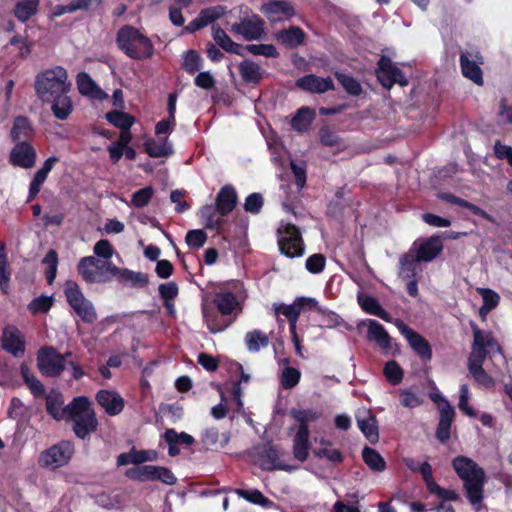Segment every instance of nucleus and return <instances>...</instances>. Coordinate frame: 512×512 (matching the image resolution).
<instances>
[{"label":"nucleus","mask_w":512,"mask_h":512,"mask_svg":"<svg viewBox=\"0 0 512 512\" xmlns=\"http://www.w3.org/2000/svg\"><path fill=\"white\" fill-rule=\"evenodd\" d=\"M34 89L42 102L50 103L53 96L67 94L71 89L67 71L61 66H55L40 71L35 76Z\"/></svg>","instance_id":"1"},{"label":"nucleus","mask_w":512,"mask_h":512,"mask_svg":"<svg viewBox=\"0 0 512 512\" xmlns=\"http://www.w3.org/2000/svg\"><path fill=\"white\" fill-rule=\"evenodd\" d=\"M68 413L66 419L73 421V431L84 439L90 433L96 431L98 422L91 402L86 397L75 398L65 407Z\"/></svg>","instance_id":"2"},{"label":"nucleus","mask_w":512,"mask_h":512,"mask_svg":"<svg viewBox=\"0 0 512 512\" xmlns=\"http://www.w3.org/2000/svg\"><path fill=\"white\" fill-rule=\"evenodd\" d=\"M117 43L119 48L133 59H147L154 53L150 39L132 26H124L118 31Z\"/></svg>","instance_id":"3"},{"label":"nucleus","mask_w":512,"mask_h":512,"mask_svg":"<svg viewBox=\"0 0 512 512\" xmlns=\"http://www.w3.org/2000/svg\"><path fill=\"white\" fill-rule=\"evenodd\" d=\"M64 293L69 305L84 322L93 323L96 321L97 314L93 304L84 296L76 282L67 281L64 285Z\"/></svg>","instance_id":"4"},{"label":"nucleus","mask_w":512,"mask_h":512,"mask_svg":"<svg viewBox=\"0 0 512 512\" xmlns=\"http://www.w3.org/2000/svg\"><path fill=\"white\" fill-rule=\"evenodd\" d=\"M37 367L48 377H58L65 369L64 356L53 347H43L37 353Z\"/></svg>","instance_id":"5"},{"label":"nucleus","mask_w":512,"mask_h":512,"mask_svg":"<svg viewBox=\"0 0 512 512\" xmlns=\"http://www.w3.org/2000/svg\"><path fill=\"white\" fill-rule=\"evenodd\" d=\"M73 452L74 447L70 442H61L42 452L39 464L42 467H61L70 461Z\"/></svg>","instance_id":"6"},{"label":"nucleus","mask_w":512,"mask_h":512,"mask_svg":"<svg viewBox=\"0 0 512 512\" xmlns=\"http://www.w3.org/2000/svg\"><path fill=\"white\" fill-rule=\"evenodd\" d=\"M280 250L289 257L300 256L303 253V242L299 230L292 224H286L278 230Z\"/></svg>","instance_id":"7"},{"label":"nucleus","mask_w":512,"mask_h":512,"mask_svg":"<svg viewBox=\"0 0 512 512\" xmlns=\"http://www.w3.org/2000/svg\"><path fill=\"white\" fill-rule=\"evenodd\" d=\"M393 323L401 332V334L407 339L411 348L419 355L421 359L425 361L431 359V347L424 337H422L416 331L412 330L400 319H395Z\"/></svg>","instance_id":"8"},{"label":"nucleus","mask_w":512,"mask_h":512,"mask_svg":"<svg viewBox=\"0 0 512 512\" xmlns=\"http://www.w3.org/2000/svg\"><path fill=\"white\" fill-rule=\"evenodd\" d=\"M452 466L463 484H466L468 480L474 482L486 478L484 469L471 458L458 456L453 459Z\"/></svg>","instance_id":"9"},{"label":"nucleus","mask_w":512,"mask_h":512,"mask_svg":"<svg viewBox=\"0 0 512 512\" xmlns=\"http://www.w3.org/2000/svg\"><path fill=\"white\" fill-rule=\"evenodd\" d=\"M231 31L247 41L258 40L264 34V21L258 15L245 17L232 24Z\"/></svg>","instance_id":"10"},{"label":"nucleus","mask_w":512,"mask_h":512,"mask_svg":"<svg viewBox=\"0 0 512 512\" xmlns=\"http://www.w3.org/2000/svg\"><path fill=\"white\" fill-rule=\"evenodd\" d=\"M377 77L386 89H390L395 83H398L401 86L407 85V80L400 69L397 68L387 57H382L380 59Z\"/></svg>","instance_id":"11"},{"label":"nucleus","mask_w":512,"mask_h":512,"mask_svg":"<svg viewBox=\"0 0 512 512\" xmlns=\"http://www.w3.org/2000/svg\"><path fill=\"white\" fill-rule=\"evenodd\" d=\"M35 149L26 141L17 143L10 153V162L25 169L32 168L35 165Z\"/></svg>","instance_id":"12"},{"label":"nucleus","mask_w":512,"mask_h":512,"mask_svg":"<svg viewBox=\"0 0 512 512\" xmlns=\"http://www.w3.org/2000/svg\"><path fill=\"white\" fill-rule=\"evenodd\" d=\"M486 480V478L474 482L468 480L466 484H463V494L475 512H479L481 509H487L484 504V486Z\"/></svg>","instance_id":"13"},{"label":"nucleus","mask_w":512,"mask_h":512,"mask_svg":"<svg viewBox=\"0 0 512 512\" xmlns=\"http://www.w3.org/2000/svg\"><path fill=\"white\" fill-rule=\"evenodd\" d=\"M471 328L473 332V344L471 352L475 353L476 355L483 354L487 356V349H501L495 338L492 336L491 332H484L480 330L475 323H471Z\"/></svg>","instance_id":"14"},{"label":"nucleus","mask_w":512,"mask_h":512,"mask_svg":"<svg viewBox=\"0 0 512 512\" xmlns=\"http://www.w3.org/2000/svg\"><path fill=\"white\" fill-rule=\"evenodd\" d=\"M225 12L226 8L221 5L205 8L200 11L198 17L190 22L184 30L190 33L195 32L221 18Z\"/></svg>","instance_id":"15"},{"label":"nucleus","mask_w":512,"mask_h":512,"mask_svg":"<svg viewBox=\"0 0 512 512\" xmlns=\"http://www.w3.org/2000/svg\"><path fill=\"white\" fill-rule=\"evenodd\" d=\"M3 348L15 357L24 355L25 344L19 330L13 326L4 329L2 336Z\"/></svg>","instance_id":"16"},{"label":"nucleus","mask_w":512,"mask_h":512,"mask_svg":"<svg viewBox=\"0 0 512 512\" xmlns=\"http://www.w3.org/2000/svg\"><path fill=\"white\" fill-rule=\"evenodd\" d=\"M261 12L273 22L290 18L295 14L293 6L287 1H273L261 6Z\"/></svg>","instance_id":"17"},{"label":"nucleus","mask_w":512,"mask_h":512,"mask_svg":"<svg viewBox=\"0 0 512 512\" xmlns=\"http://www.w3.org/2000/svg\"><path fill=\"white\" fill-rule=\"evenodd\" d=\"M96 400L110 416L118 415L124 408L123 398L115 391L101 390L97 393Z\"/></svg>","instance_id":"18"},{"label":"nucleus","mask_w":512,"mask_h":512,"mask_svg":"<svg viewBox=\"0 0 512 512\" xmlns=\"http://www.w3.org/2000/svg\"><path fill=\"white\" fill-rule=\"evenodd\" d=\"M297 87L312 93H324L333 90L334 85L331 78H320L310 74L297 80Z\"/></svg>","instance_id":"19"},{"label":"nucleus","mask_w":512,"mask_h":512,"mask_svg":"<svg viewBox=\"0 0 512 512\" xmlns=\"http://www.w3.org/2000/svg\"><path fill=\"white\" fill-rule=\"evenodd\" d=\"M414 246H417L415 253L417 260L430 261L442 251L443 241L439 237L433 236L419 244L415 243Z\"/></svg>","instance_id":"20"},{"label":"nucleus","mask_w":512,"mask_h":512,"mask_svg":"<svg viewBox=\"0 0 512 512\" xmlns=\"http://www.w3.org/2000/svg\"><path fill=\"white\" fill-rule=\"evenodd\" d=\"M262 461L260 467L263 470H292L295 467L283 465L279 461L278 450L271 444H265L262 449Z\"/></svg>","instance_id":"21"},{"label":"nucleus","mask_w":512,"mask_h":512,"mask_svg":"<svg viewBox=\"0 0 512 512\" xmlns=\"http://www.w3.org/2000/svg\"><path fill=\"white\" fill-rule=\"evenodd\" d=\"M460 66L465 78L473 81L476 85H483V72L475 61L469 59L467 53H461Z\"/></svg>","instance_id":"22"},{"label":"nucleus","mask_w":512,"mask_h":512,"mask_svg":"<svg viewBox=\"0 0 512 512\" xmlns=\"http://www.w3.org/2000/svg\"><path fill=\"white\" fill-rule=\"evenodd\" d=\"M237 202V195L233 187H223L216 197V209L221 215L230 213Z\"/></svg>","instance_id":"23"},{"label":"nucleus","mask_w":512,"mask_h":512,"mask_svg":"<svg viewBox=\"0 0 512 512\" xmlns=\"http://www.w3.org/2000/svg\"><path fill=\"white\" fill-rule=\"evenodd\" d=\"M276 40L288 48H295L303 44L305 33L299 27L293 26L287 30L279 31L275 34Z\"/></svg>","instance_id":"24"},{"label":"nucleus","mask_w":512,"mask_h":512,"mask_svg":"<svg viewBox=\"0 0 512 512\" xmlns=\"http://www.w3.org/2000/svg\"><path fill=\"white\" fill-rule=\"evenodd\" d=\"M367 338L374 341L381 349H389L391 347V337L384 327L375 320H369Z\"/></svg>","instance_id":"25"},{"label":"nucleus","mask_w":512,"mask_h":512,"mask_svg":"<svg viewBox=\"0 0 512 512\" xmlns=\"http://www.w3.org/2000/svg\"><path fill=\"white\" fill-rule=\"evenodd\" d=\"M431 400L438 405L441 412L440 423L436 431V436L441 442L448 439V407L445 405V399L439 393H431Z\"/></svg>","instance_id":"26"},{"label":"nucleus","mask_w":512,"mask_h":512,"mask_svg":"<svg viewBox=\"0 0 512 512\" xmlns=\"http://www.w3.org/2000/svg\"><path fill=\"white\" fill-rule=\"evenodd\" d=\"M157 453L151 450H131L128 453H122L117 457L118 465L140 464L146 461H154Z\"/></svg>","instance_id":"27"},{"label":"nucleus","mask_w":512,"mask_h":512,"mask_svg":"<svg viewBox=\"0 0 512 512\" xmlns=\"http://www.w3.org/2000/svg\"><path fill=\"white\" fill-rule=\"evenodd\" d=\"M358 303L361 308L368 314L380 317L384 321L391 322V316L381 307L378 300L372 296L359 294Z\"/></svg>","instance_id":"28"},{"label":"nucleus","mask_w":512,"mask_h":512,"mask_svg":"<svg viewBox=\"0 0 512 512\" xmlns=\"http://www.w3.org/2000/svg\"><path fill=\"white\" fill-rule=\"evenodd\" d=\"M77 86L79 92L83 95L102 100L107 95L96 85L91 77L86 73H80L77 76Z\"/></svg>","instance_id":"29"},{"label":"nucleus","mask_w":512,"mask_h":512,"mask_svg":"<svg viewBox=\"0 0 512 512\" xmlns=\"http://www.w3.org/2000/svg\"><path fill=\"white\" fill-rule=\"evenodd\" d=\"M293 455L300 462H304L309 455V432L298 429L293 438Z\"/></svg>","instance_id":"30"},{"label":"nucleus","mask_w":512,"mask_h":512,"mask_svg":"<svg viewBox=\"0 0 512 512\" xmlns=\"http://www.w3.org/2000/svg\"><path fill=\"white\" fill-rule=\"evenodd\" d=\"M94 257L88 256L80 260L78 264V273L88 283L105 282L109 277H99V273L94 270Z\"/></svg>","instance_id":"31"},{"label":"nucleus","mask_w":512,"mask_h":512,"mask_svg":"<svg viewBox=\"0 0 512 512\" xmlns=\"http://www.w3.org/2000/svg\"><path fill=\"white\" fill-rule=\"evenodd\" d=\"M239 72L246 83H258L263 78L261 67L251 60L242 61L239 64Z\"/></svg>","instance_id":"32"},{"label":"nucleus","mask_w":512,"mask_h":512,"mask_svg":"<svg viewBox=\"0 0 512 512\" xmlns=\"http://www.w3.org/2000/svg\"><path fill=\"white\" fill-rule=\"evenodd\" d=\"M357 423L360 430L365 437L372 443H377L379 440L377 420L374 415L368 413L365 418H357Z\"/></svg>","instance_id":"33"},{"label":"nucleus","mask_w":512,"mask_h":512,"mask_svg":"<svg viewBox=\"0 0 512 512\" xmlns=\"http://www.w3.org/2000/svg\"><path fill=\"white\" fill-rule=\"evenodd\" d=\"M51 102L53 103L51 107L52 112L54 116L60 120L66 119L72 112V103L66 94L53 96Z\"/></svg>","instance_id":"34"},{"label":"nucleus","mask_w":512,"mask_h":512,"mask_svg":"<svg viewBox=\"0 0 512 512\" xmlns=\"http://www.w3.org/2000/svg\"><path fill=\"white\" fill-rule=\"evenodd\" d=\"M39 0H20L14 8V15L22 22H26L37 13Z\"/></svg>","instance_id":"35"},{"label":"nucleus","mask_w":512,"mask_h":512,"mask_svg":"<svg viewBox=\"0 0 512 512\" xmlns=\"http://www.w3.org/2000/svg\"><path fill=\"white\" fill-rule=\"evenodd\" d=\"M47 411L57 420L66 419L68 413L63 407L62 395L59 393H52L46 398Z\"/></svg>","instance_id":"36"},{"label":"nucleus","mask_w":512,"mask_h":512,"mask_svg":"<svg viewBox=\"0 0 512 512\" xmlns=\"http://www.w3.org/2000/svg\"><path fill=\"white\" fill-rule=\"evenodd\" d=\"M245 342L250 352H258L260 348L268 346L270 339L265 333L254 330L246 334Z\"/></svg>","instance_id":"37"},{"label":"nucleus","mask_w":512,"mask_h":512,"mask_svg":"<svg viewBox=\"0 0 512 512\" xmlns=\"http://www.w3.org/2000/svg\"><path fill=\"white\" fill-rule=\"evenodd\" d=\"M145 151L154 158L166 157L172 154V147L166 139L159 142L151 140L145 143Z\"/></svg>","instance_id":"38"},{"label":"nucleus","mask_w":512,"mask_h":512,"mask_svg":"<svg viewBox=\"0 0 512 512\" xmlns=\"http://www.w3.org/2000/svg\"><path fill=\"white\" fill-rule=\"evenodd\" d=\"M417 256L414 253H406L400 260L399 275L405 279H410L416 275Z\"/></svg>","instance_id":"39"},{"label":"nucleus","mask_w":512,"mask_h":512,"mask_svg":"<svg viewBox=\"0 0 512 512\" xmlns=\"http://www.w3.org/2000/svg\"><path fill=\"white\" fill-rule=\"evenodd\" d=\"M313 118L314 113L312 110L301 108L291 120V125L296 131L303 132L309 128Z\"/></svg>","instance_id":"40"},{"label":"nucleus","mask_w":512,"mask_h":512,"mask_svg":"<svg viewBox=\"0 0 512 512\" xmlns=\"http://www.w3.org/2000/svg\"><path fill=\"white\" fill-rule=\"evenodd\" d=\"M362 457L370 469L377 472H381L385 469V461L376 450L365 447L362 451Z\"/></svg>","instance_id":"41"},{"label":"nucleus","mask_w":512,"mask_h":512,"mask_svg":"<svg viewBox=\"0 0 512 512\" xmlns=\"http://www.w3.org/2000/svg\"><path fill=\"white\" fill-rule=\"evenodd\" d=\"M20 373L24 382L35 396H40L44 393L45 389L43 384L30 372V369L26 364H21Z\"/></svg>","instance_id":"42"},{"label":"nucleus","mask_w":512,"mask_h":512,"mask_svg":"<svg viewBox=\"0 0 512 512\" xmlns=\"http://www.w3.org/2000/svg\"><path fill=\"white\" fill-rule=\"evenodd\" d=\"M119 281L132 287H144L148 283V276L141 272L123 269Z\"/></svg>","instance_id":"43"},{"label":"nucleus","mask_w":512,"mask_h":512,"mask_svg":"<svg viewBox=\"0 0 512 512\" xmlns=\"http://www.w3.org/2000/svg\"><path fill=\"white\" fill-rule=\"evenodd\" d=\"M291 416L299 422L298 429H305L306 432H309L308 424L310 422L316 421L320 417V413L314 410H296L293 409L290 411Z\"/></svg>","instance_id":"44"},{"label":"nucleus","mask_w":512,"mask_h":512,"mask_svg":"<svg viewBox=\"0 0 512 512\" xmlns=\"http://www.w3.org/2000/svg\"><path fill=\"white\" fill-rule=\"evenodd\" d=\"M450 204L458 205L460 207L466 208L470 213L480 216L481 218L493 222V217L488 214L486 211L478 207L477 205L468 202L460 197H457L453 194H450Z\"/></svg>","instance_id":"45"},{"label":"nucleus","mask_w":512,"mask_h":512,"mask_svg":"<svg viewBox=\"0 0 512 512\" xmlns=\"http://www.w3.org/2000/svg\"><path fill=\"white\" fill-rule=\"evenodd\" d=\"M158 466L146 465L138 467L136 469H130L127 471V476L133 479L141 481L156 480L158 474Z\"/></svg>","instance_id":"46"},{"label":"nucleus","mask_w":512,"mask_h":512,"mask_svg":"<svg viewBox=\"0 0 512 512\" xmlns=\"http://www.w3.org/2000/svg\"><path fill=\"white\" fill-rule=\"evenodd\" d=\"M470 391L467 384H462L459 390V410L470 418L478 416L477 410L469 405Z\"/></svg>","instance_id":"47"},{"label":"nucleus","mask_w":512,"mask_h":512,"mask_svg":"<svg viewBox=\"0 0 512 512\" xmlns=\"http://www.w3.org/2000/svg\"><path fill=\"white\" fill-rule=\"evenodd\" d=\"M276 315L283 314L290 322L291 331L296 329V323L300 315V308L294 302L292 305L279 304L275 306Z\"/></svg>","instance_id":"48"},{"label":"nucleus","mask_w":512,"mask_h":512,"mask_svg":"<svg viewBox=\"0 0 512 512\" xmlns=\"http://www.w3.org/2000/svg\"><path fill=\"white\" fill-rule=\"evenodd\" d=\"M214 301L222 314L232 313L237 305L234 295L230 292L218 293Z\"/></svg>","instance_id":"49"},{"label":"nucleus","mask_w":512,"mask_h":512,"mask_svg":"<svg viewBox=\"0 0 512 512\" xmlns=\"http://www.w3.org/2000/svg\"><path fill=\"white\" fill-rule=\"evenodd\" d=\"M106 119L114 126L123 129H129L134 123V118L121 111H112L106 114Z\"/></svg>","instance_id":"50"},{"label":"nucleus","mask_w":512,"mask_h":512,"mask_svg":"<svg viewBox=\"0 0 512 512\" xmlns=\"http://www.w3.org/2000/svg\"><path fill=\"white\" fill-rule=\"evenodd\" d=\"M213 39L215 42L227 52H237L238 45L231 40L226 32L220 27H212Z\"/></svg>","instance_id":"51"},{"label":"nucleus","mask_w":512,"mask_h":512,"mask_svg":"<svg viewBox=\"0 0 512 512\" xmlns=\"http://www.w3.org/2000/svg\"><path fill=\"white\" fill-rule=\"evenodd\" d=\"M335 77L340 82L345 91L351 95L357 96L362 92L360 83L352 76L344 73H336Z\"/></svg>","instance_id":"52"},{"label":"nucleus","mask_w":512,"mask_h":512,"mask_svg":"<svg viewBox=\"0 0 512 512\" xmlns=\"http://www.w3.org/2000/svg\"><path fill=\"white\" fill-rule=\"evenodd\" d=\"M236 493L246 499L249 502H252L254 504H258L262 507H269L272 505V502L265 497L259 490H244V489H237Z\"/></svg>","instance_id":"53"},{"label":"nucleus","mask_w":512,"mask_h":512,"mask_svg":"<svg viewBox=\"0 0 512 512\" xmlns=\"http://www.w3.org/2000/svg\"><path fill=\"white\" fill-rule=\"evenodd\" d=\"M300 372L293 367H285L280 376V383L284 389L295 387L300 380Z\"/></svg>","instance_id":"54"},{"label":"nucleus","mask_w":512,"mask_h":512,"mask_svg":"<svg viewBox=\"0 0 512 512\" xmlns=\"http://www.w3.org/2000/svg\"><path fill=\"white\" fill-rule=\"evenodd\" d=\"M29 130V121L26 117L19 116L15 119L13 128L11 130V137L13 141H19L21 138L27 136Z\"/></svg>","instance_id":"55"},{"label":"nucleus","mask_w":512,"mask_h":512,"mask_svg":"<svg viewBox=\"0 0 512 512\" xmlns=\"http://www.w3.org/2000/svg\"><path fill=\"white\" fill-rule=\"evenodd\" d=\"M154 194L151 186L138 190L132 195L131 204L137 208L146 206Z\"/></svg>","instance_id":"56"},{"label":"nucleus","mask_w":512,"mask_h":512,"mask_svg":"<svg viewBox=\"0 0 512 512\" xmlns=\"http://www.w3.org/2000/svg\"><path fill=\"white\" fill-rule=\"evenodd\" d=\"M478 293L483 300V306L494 310L500 303V296L497 292L490 288H478Z\"/></svg>","instance_id":"57"},{"label":"nucleus","mask_w":512,"mask_h":512,"mask_svg":"<svg viewBox=\"0 0 512 512\" xmlns=\"http://www.w3.org/2000/svg\"><path fill=\"white\" fill-rule=\"evenodd\" d=\"M384 373L387 380L393 385H396L402 381L403 371L395 361H389L386 364Z\"/></svg>","instance_id":"58"},{"label":"nucleus","mask_w":512,"mask_h":512,"mask_svg":"<svg viewBox=\"0 0 512 512\" xmlns=\"http://www.w3.org/2000/svg\"><path fill=\"white\" fill-rule=\"evenodd\" d=\"M246 50L253 55H263L266 57H277L279 53L271 44H250L246 46Z\"/></svg>","instance_id":"59"},{"label":"nucleus","mask_w":512,"mask_h":512,"mask_svg":"<svg viewBox=\"0 0 512 512\" xmlns=\"http://www.w3.org/2000/svg\"><path fill=\"white\" fill-rule=\"evenodd\" d=\"M320 141L323 145L328 147L340 146L342 141L338 135L329 127H323L319 131Z\"/></svg>","instance_id":"60"},{"label":"nucleus","mask_w":512,"mask_h":512,"mask_svg":"<svg viewBox=\"0 0 512 512\" xmlns=\"http://www.w3.org/2000/svg\"><path fill=\"white\" fill-rule=\"evenodd\" d=\"M43 263L47 264L49 269L47 271V281L51 284L56 276L58 257L54 250H50L43 259Z\"/></svg>","instance_id":"61"},{"label":"nucleus","mask_w":512,"mask_h":512,"mask_svg":"<svg viewBox=\"0 0 512 512\" xmlns=\"http://www.w3.org/2000/svg\"><path fill=\"white\" fill-rule=\"evenodd\" d=\"M52 306V298L47 296H40L32 300L28 306L32 313H45Z\"/></svg>","instance_id":"62"},{"label":"nucleus","mask_w":512,"mask_h":512,"mask_svg":"<svg viewBox=\"0 0 512 512\" xmlns=\"http://www.w3.org/2000/svg\"><path fill=\"white\" fill-rule=\"evenodd\" d=\"M207 236L203 230H191L186 235V242L189 246L200 248L204 245Z\"/></svg>","instance_id":"63"},{"label":"nucleus","mask_w":512,"mask_h":512,"mask_svg":"<svg viewBox=\"0 0 512 512\" xmlns=\"http://www.w3.org/2000/svg\"><path fill=\"white\" fill-rule=\"evenodd\" d=\"M326 259L322 254H314L306 261V268L311 273H319L323 270Z\"/></svg>","instance_id":"64"}]
</instances>
